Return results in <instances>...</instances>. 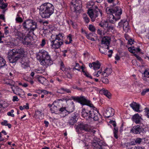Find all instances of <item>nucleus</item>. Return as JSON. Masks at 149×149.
Wrapping results in <instances>:
<instances>
[{
    "label": "nucleus",
    "instance_id": "nucleus-12",
    "mask_svg": "<svg viewBox=\"0 0 149 149\" xmlns=\"http://www.w3.org/2000/svg\"><path fill=\"white\" fill-rule=\"evenodd\" d=\"M54 13L53 10H40L39 13L42 18H47Z\"/></svg>",
    "mask_w": 149,
    "mask_h": 149
},
{
    "label": "nucleus",
    "instance_id": "nucleus-28",
    "mask_svg": "<svg viewBox=\"0 0 149 149\" xmlns=\"http://www.w3.org/2000/svg\"><path fill=\"white\" fill-rule=\"evenodd\" d=\"M141 131V129L139 125L134 126L131 130V132L134 134H138Z\"/></svg>",
    "mask_w": 149,
    "mask_h": 149
},
{
    "label": "nucleus",
    "instance_id": "nucleus-26",
    "mask_svg": "<svg viewBox=\"0 0 149 149\" xmlns=\"http://www.w3.org/2000/svg\"><path fill=\"white\" fill-rule=\"evenodd\" d=\"M143 75L142 79L146 81L149 82V70H146Z\"/></svg>",
    "mask_w": 149,
    "mask_h": 149
},
{
    "label": "nucleus",
    "instance_id": "nucleus-46",
    "mask_svg": "<svg viewBox=\"0 0 149 149\" xmlns=\"http://www.w3.org/2000/svg\"><path fill=\"white\" fill-rule=\"evenodd\" d=\"M38 80L39 82L42 84H43L46 81V80L44 77H39L38 78Z\"/></svg>",
    "mask_w": 149,
    "mask_h": 149
},
{
    "label": "nucleus",
    "instance_id": "nucleus-60",
    "mask_svg": "<svg viewBox=\"0 0 149 149\" xmlns=\"http://www.w3.org/2000/svg\"><path fill=\"white\" fill-rule=\"evenodd\" d=\"M134 40L130 38L129 40H128V43L129 44H130L131 45L133 44H134Z\"/></svg>",
    "mask_w": 149,
    "mask_h": 149
},
{
    "label": "nucleus",
    "instance_id": "nucleus-24",
    "mask_svg": "<svg viewBox=\"0 0 149 149\" xmlns=\"http://www.w3.org/2000/svg\"><path fill=\"white\" fill-rule=\"evenodd\" d=\"M103 72L102 77H106L110 75L112 72V69L111 68H106Z\"/></svg>",
    "mask_w": 149,
    "mask_h": 149
},
{
    "label": "nucleus",
    "instance_id": "nucleus-40",
    "mask_svg": "<svg viewBox=\"0 0 149 149\" xmlns=\"http://www.w3.org/2000/svg\"><path fill=\"white\" fill-rule=\"evenodd\" d=\"M5 64V61L2 57L0 56V68L4 66Z\"/></svg>",
    "mask_w": 149,
    "mask_h": 149
},
{
    "label": "nucleus",
    "instance_id": "nucleus-54",
    "mask_svg": "<svg viewBox=\"0 0 149 149\" xmlns=\"http://www.w3.org/2000/svg\"><path fill=\"white\" fill-rule=\"evenodd\" d=\"M102 82L106 84H108L109 83V80L106 78H104V77H102Z\"/></svg>",
    "mask_w": 149,
    "mask_h": 149
},
{
    "label": "nucleus",
    "instance_id": "nucleus-22",
    "mask_svg": "<svg viewBox=\"0 0 149 149\" xmlns=\"http://www.w3.org/2000/svg\"><path fill=\"white\" fill-rule=\"evenodd\" d=\"M132 120L136 124L139 123L142 120L141 116L138 113L134 114L132 117Z\"/></svg>",
    "mask_w": 149,
    "mask_h": 149
},
{
    "label": "nucleus",
    "instance_id": "nucleus-51",
    "mask_svg": "<svg viewBox=\"0 0 149 149\" xmlns=\"http://www.w3.org/2000/svg\"><path fill=\"white\" fill-rule=\"evenodd\" d=\"M89 30L92 31L94 32L95 31V29L94 26L92 24H90L88 27Z\"/></svg>",
    "mask_w": 149,
    "mask_h": 149
},
{
    "label": "nucleus",
    "instance_id": "nucleus-27",
    "mask_svg": "<svg viewBox=\"0 0 149 149\" xmlns=\"http://www.w3.org/2000/svg\"><path fill=\"white\" fill-rule=\"evenodd\" d=\"M129 51L131 53L134 54L136 52L138 53L141 51V49L139 47L135 48L134 46H132L128 48Z\"/></svg>",
    "mask_w": 149,
    "mask_h": 149
},
{
    "label": "nucleus",
    "instance_id": "nucleus-9",
    "mask_svg": "<svg viewBox=\"0 0 149 149\" xmlns=\"http://www.w3.org/2000/svg\"><path fill=\"white\" fill-rule=\"evenodd\" d=\"M61 103H66L67 105L65 107L68 112L70 113L73 111L74 110V105L73 101L69 99L66 98H62L61 99Z\"/></svg>",
    "mask_w": 149,
    "mask_h": 149
},
{
    "label": "nucleus",
    "instance_id": "nucleus-1",
    "mask_svg": "<svg viewBox=\"0 0 149 149\" xmlns=\"http://www.w3.org/2000/svg\"><path fill=\"white\" fill-rule=\"evenodd\" d=\"M36 54L37 59L44 68H47L53 64V61L50 56L45 50H40Z\"/></svg>",
    "mask_w": 149,
    "mask_h": 149
},
{
    "label": "nucleus",
    "instance_id": "nucleus-13",
    "mask_svg": "<svg viewBox=\"0 0 149 149\" xmlns=\"http://www.w3.org/2000/svg\"><path fill=\"white\" fill-rule=\"evenodd\" d=\"M118 26L120 27L123 26L124 31L125 32H128L129 29L128 22L127 21L121 20L120 22L118 23Z\"/></svg>",
    "mask_w": 149,
    "mask_h": 149
},
{
    "label": "nucleus",
    "instance_id": "nucleus-35",
    "mask_svg": "<svg viewBox=\"0 0 149 149\" xmlns=\"http://www.w3.org/2000/svg\"><path fill=\"white\" fill-rule=\"evenodd\" d=\"M61 99L57 100L54 101L52 104H48V107H49L51 109V108L52 107L53 105H57L58 104L61 103Z\"/></svg>",
    "mask_w": 149,
    "mask_h": 149
},
{
    "label": "nucleus",
    "instance_id": "nucleus-3",
    "mask_svg": "<svg viewBox=\"0 0 149 149\" xmlns=\"http://www.w3.org/2000/svg\"><path fill=\"white\" fill-rule=\"evenodd\" d=\"M63 36L64 35L62 33H59L58 34H52L50 39L51 47L55 49L60 48L63 44L62 40Z\"/></svg>",
    "mask_w": 149,
    "mask_h": 149
},
{
    "label": "nucleus",
    "instance_id": "nucleus-29",
    "mask_svg": "<svg viewBox=\"0 0 149 149\" xmlns=\"http://www.w3.org/2000/svg\"><path fill=\"white\" fill-rule=\"evenodd\" d=\"M81 2L80 0H72L71 3L74 6L75 9L76 8L80 7L81 4Z\"/></svg>",
    "mask_w": 149,
    "mask_h": 149
},
{
    "label": "nucleus",
    "instance_id": "nucleus-5",
    "mask_svg": "<svg viewBox=\"0 0 149 149\" xmlns=\"http://www.w3.org/2000/svg\"><path fill=\"white\" fill-rule=\"evenodd\" d=\"M71 98L74 101L79 102L83 105H86L91 108L94 107L93 105L91 102L87 100L84 96H72Z\"/></svg>",
    "mask_w": 149,
    "mask_h": 149
},
{
    "label": "nucleus",
    "instance_id": "nucleus-7",
    "mask_svg": "<svg viewBox=\"0 0 149 149\" xmlns=\"http://www.w3.org/2000/svg\"><path fill=\"white\" fill-rule=\"evenodd\" d=\"M84 131L86 132H89L95 133V130L93 127H90L87 124L81 123L79 124L77 128L76 131L78 133H80L81 131Z\"/></svg>",
    "mask_w": 149,
    "mask_h": 149
},
{
    "label": "nucleus",
    "instance_id": "nucleus-33",
    "mask_svg": "<svg viewBox=\"0 0 149 149\" xmlns=\"http://www.w3.org/2000/svg\"><path fill=\"white\" fill-rule=\"evenodd\" d=\"M3 83L4 84L10 85L11 86V87L14 85L15 84V82L12 80L7 79H5L3 81Z\"/></svg>",
    "mask_w": 149,
    "mask_h": 149
},
{
    "label": "nucleus",
    "instance_id": "nucleus-52",
    "mask_svg": "<svg viewBox=\"0 0 149 149\" xmlns=\"http://www.w3.org/2000/svg\"><path fill=\"white\" fill-rule=\"evenodd\" d=\"M14 112V110L13 109H12L10 111H9L8 112L7 115L9 116H10L13 117L15 116L14 114H13Z\"/></svg>",
    "mask_w": 149,
    "mask_h": 149
},
{
    "label": "nucleus",
    "instance_id": "nucleus-57",
    "mask_svg": "<svg viewBox=\"0 0 149 149\" xmlns=\"http://www.w3.org/2000/svg\"><path fill=\"white\" fill-rule=\"evenodd\" d=\"M4 37V34L0 31V43H3V41H2V38Z\"/></svg>",
    "mask_w": 149,
    "mask_h": 149
},
{
    "label": "nucleus",
    "instance_id": "nucleus-15",
    "mask_svg": "<svg viewBox=\"0 0 149 149\" xmlns=\"http://www.w3.org/2000/svg\"><path fill=\"white\" fill-rule=\"evenodd\" d=\"M114 113V110L111 108H108L104 113V117L109 118L112 116Z\"/></svg>",
    "mask_w": 149,
    "mask_h": 149
},
{
    "label": "nucleus",
    "instance_id": "nucleus-43",
    "mask_svg": "<svg viewBox=\"0 0 149 149\" xmlns=\"http://www.w3.org/2000/svg\"><path fill=\"white\" fill-rule=\"evenodd\" d=\"M21 11H19L17 14V17H16L15 19L16 21L18 22L21 23L22 22V18L19 16V13H20Z\"/></svg>",
    "mask_w": 149,
    "mask_h": 149
},
{
    "label": "nucleus",
    "instance_id": "nucleus-55",
    "mask_svg": "<svg viewBox=\"0 0 149 149\" xmlns=\"http://www.w3.org/2000/svg\"><path fill=\"white\" fill-rule=\"evenodd\" d=\"M84 74L87 77H88L91 79H92V76H91V74H90L88 72L86 71V72H84Z\"/></svg>",
    "mask_w": 149,
    "mask_h": 149
},
{
    "label": "nucleus",
    "instance_id": "nucleus-63",
    "mask_svg": "<svg viewBox=\"0 0 149 149\" xmlns=\"http://www.w3.org/2000/svg\"><path fill=\"white\" fill-rule=\"evenodd\" d=\"M45 43L46 42L45 40L44 39H43L42 41V42L41 44H40V45L41 47H43L45 44Z\"/></svg>",
    "mask_w": 149,
    "mask_h": 149
},
{
    "label": "nucleus",
    "instance_id": "nucleus-4",
    "mask_svg": "<svg viewBox=\"0 0 149 149\" xmlns=\"http://www.w3.org/2000/svg\"><path fill=\"white\" fill-rule=\"evenodd\" d=\"M106 12L109 15V21L112 23L120 19L122 13V10H106Z\"/></svg>",
    "mask_w": 149,
    "mask_h": 149
},
{
    "label": "nucleus",
    "instance_id": "nucleus-2",
    "mask_svg": "<svg viewBox=\"0 0 149 149\" xmlns=\"http://www.w3.org/2000/svg\"><path fill=\"white\" fill-rule=\"evenodd\" d=\"M26 54V52L22 48L10 50L8 54V60L10 63H13L24 57Z\"/></svg>",
    "mask_w": 149,
    "mask_h": 149
},
{
    "label": "nucleus",
    "instance_id": "nucleus-8",
    "mask_svg": "<svg viewBox=\"0 0 149 149\" xmlns=\"http://www.w3.org/2000/svg\"><path fill=\"white\" fill-rule=\"evenodd\" d=\"M111 41V38L108 36H105L102 38L101 41L102 46L99 48V50L102 54H105V52H103L102 49L104 48L107 49H109V45Z\"/></svg>",
    "mask_w": 149,
    "mask_h": 149
},
{
    "label": "nucleus",
    "instance_id": "nucleus-32",
    "mask_svg": "<svg viewBox=\"0 0 149 149\" xmlns=\"http://www.w3.org/2000/svg\"><path fill=\"white\" fill-rule=\"evenodd\" d=\"M57 92L59 93L63 94L65 92L67 93H71V91L69 89L61 88L58 90Z\"/></svg>",
    "mask_w": 149,
    "mask_h": 149
},
{
    "label": "nucleus",
    "instance_id": "nucleus-58",
    "mask_svg": "<svg viewBox=\"0 0 149 149\" xmlns=\"http://www.w3.org/2000/svg\"><path fill=\"white\" fill-rule=\"evenodd\" d=\"M73 69L76 70L78 71H79L80 70V68L79 67V64L76 63V64L75 67Z\"/></svg>",
    "mask_w": 149,
    "mask_h": 149
},
{
    "label": "nucleus",
    "instance_id": "nucleus-64",
    "mask_svg": "<svg viewBox=\"0 0 149 149\" xmlns=\"http://www.w3.org/2000/svg\"><path fill=\"white\" fill-rule=\"evenodd\" d=\"M0 19H3L4 22H5L4 16L3 15H0Z\"/></svg>",
    "mask_w": 149,
    "mask_h": 149
},
{
    "label": "nucleus",
    "instance_id": "nucleus-11",
    "mask_svg": "<svg viewBox=\"0 0 149 149\" xmlns=\"http://www.w3.org/2000/svg\"><path fill=\"white\" fill-rule=\"evenodd\" d=\"M10 88L15 94L19 95L21 97H23L24 96L25 93L24 91L18 87L13 85Z\"/></svg>",
    "mask_w": 149,
    "mask_h": 149
},
{
    "label": "nucleus",
    "instance_id": "nucleus-50",
    "mask_svg": "<svg viewBox=\"0 0 149 149\" xmlns=\"http://www.w3.org/2000/svg\"><path fill=\"white\" fill-rule=\"evenodd\" d=\"M83 17L84 21L86 23H88L89 21V20L88 17H87L86 14H84L83 15Z\"/></svg>",
    "mask_w": 149,
    "mask_h": 149
},
{
    "label": "nucleus",
    "instance_id": "nucleus-62",
    "mask_svg": "<svg viewBox=\"0 0 149 149\" xmlns=\"http://www.w3.org/2000/svg\"><path fill=\"white\" fill-rule=\"evenodd\" d=\"M109 123L112 124L114 127H116V124L115 121L113 120H111L109 121Z\"/></svg>",
    "mask_w": 149,
    "mask_h": 149
},
{
    "label": "nucleus",
    "instance_id": "nucleus-53",
    "mask_svg": "<svg viewBox=\"0 0 149 149\" xmlns=\"http://www.w3.org/2000/svg\"><path fill=\"white\" fill-rule=\"evenodd\" d=\"M7 6V3H4L3 2L2 3H1L0 7L1 9H4Z\"/></svg>",
    "mask_w": 149,
    "mask_h": 149
},
{
    "label": "nucleus",
    "instance_id": "nucleus-45",
    "mask_svg": "<svg viewBox=\"0 0 149 149\" xmlns=\"http://www.w3.org/2000/svg\"><path fill=\"white\" fill-rule=\"evenodd\" d=\"M134 143H132V145H135L136 144H139L142 141V139L140 138H137L134 140Z\"/></svg>",
    "mask_w": 149,
    "mask_h": 149
},
{
    "label": "nucleus",
    "instance_id": "nucleus-38",
    "mask_svg": "<svg viewBox=\"0 0 149 149\" xmlns=\"http://www.w3.org/2000/svg\"><path fill=\"white\" fill-rule=\"evenodd\" d=\"M103 73V72L102 69H100L97 72H94L93 74L94 76H96L97 77H98L100 75L102 76V74Z\"/></svg>",
    "mask_w": 149,
    "mask_h": 149
},
{
    "label": "nucleus",
    "instance_id": "nucleus-18",
    "mask_svg": "<svg viewBox=\"0 0 149 149\" xmlns=\"http://www.w3.org/2000/svg\"><path fill=\"white\" fill-rule=\"evenodd\" d=\"M90 111L89 108H83L81 111L82 116L86 119L89 118V115Z\"/></svg>",
    "mask_w": 149,
    "mask_h": 149
},
{
    "label": "nucleus",
    "instance_id": "nucleus-19",
    "mask_svg": "<svg viewBox=\"0 0 149 149\" xmlns=\"http://www.w3.org/2000/svg\"><path fill=\"white\" fill-rule=\"evenodd\" d=\"M82 137L81 140L82 141L83 143L85 145V146L87 147V149H88V146L89 145V143L91 141L90 139L88 138V136L84 135H82Z\"/></svg>",
    "mask_w": 149,
    "mask_h": 149
},
{
    "label": "nucleus",
    "instance_id": "nucleus-42",
    "mask_svg": "<svg viewBox=\"0 0 149 149\" xmlns=\"http://www.w3.org/2000/svg\"><path fill=\"white\" fill-rule=\"evenodd\" d=\"M56 105H53L52 107L50 109V110L52 113H56L58 109L57 107L56 106Z\"/></svg>",
    "mask_w": 149,
    "mask_h": 149
},
{
    "label": "nucleus",
    "instance_id": "nucleus-21",
    "mask_svg": "<svg viewBox=\"0 0 149 149\" xmlns=\"http://www.w3.org/2000/svg\"><path fill=\"white\" fill-rule=\"evenodd\" d=\"M130 106L136 112H140L139 104L135 102H133L130 104Z\"/></svg>",
    "mask_w": 149,
    "mask_h": 149
},
{
    "label": "nucleus",
    "instance_id": "nucleus-23",
    "mask_svg": "<svg viewBox=\"0 0 149 149\" xmlns=\"http://www.w3.org/2000/svg\"><path fill=\"white\" fill-rule=\"evenodd\" d=\"M32 22V20L28 19L25 21L23 24V28L27 30H29Z\"/></svg>",
    "mask_w": 149,
    "mask_h": 149
},
{
    "label": "nucleus",
    "instance_id": "nucleus-30",
    "mask_svg": "<svg viewBox=\"0 0 149 149\" xmlns=\"http://www.w3.org/2000/svg\"><path fill=\"white\" fill-rule=\"evenodd\" d=\"M21 63L22 64V67L24 68L29 66V62L27 58L26 59H23Z\"/></svg>",
    "mask_w": 149,
    "mask_h": 149
},
{
    "label": "nucleus",
    "instance_id": "nucleus-47",
    "mask_svg": "<svg viewBox=\"0 0 149 149\" xmlns=\"http://www.w3.org/2000/svg\"><path fill=\"white\" fill-rule=\"evenodd\" d=\"M44 71V70L41 68H39L37 69H35L34 70L35 72L38 73H42Z\"/></svg>",
    "mask_w": 149,
    "mask_h": 149
},
{
    "label": "nucleus",
    "instance_id": "nucleus-25",
    "mask_svg": "<svg viewBox=\"0 0 149 149\" xmlns=\"http://www.w3.org/2000/svg\"><path fill=\"white\" fill-rule=\"evenodd\" d=\"M100 93L103 94L109 99L111 98V94L107 90L104 88H102L100 90Z\"/></svg>",
    "mask_w": 149,
    "mask_h": 149
},
{
    "label": "nucleus",
    "instance_id": "nucleus-48",
    "mask_svg": "<svg viewBox=\"0 0 149 149\" xmlns=\"http://www.w3.org/2000/svg\"><path fill=\"white\" fill-rule=\"evenodd\" d=\"M149 92V88H146L143 89L141 93V94L142 95H144L146 94Z\"/></svg>",
    "mask_w": 149,
    "mask_h": 149
},
{
    "label": "nucleus",
    "instance_id": "nucleus-41",
    "mask_svg": "<svg viewBox=\"0 0 149 149\" xmlns=\"http://www.w3.org/2000/svg\"><path fill=\"white\" fill-rule=\"evenodd\" d=\"M35 115L37 116V117L40 118V117L42 118L43 116V113L41 111L37 110L36 111Z\"/></svg>",
    "mask_w": 149,
    "mask_h": 149
},
{
    "label": "nucleus",
    "instance_id": "nucleus-39",
    "mask_svg": "<svg viewBox=\"0 0 149 149\" xmlns=\"http://www.w3.org/2000/svg\"><path fill=\"white\" fill-rule=\"evenodd\" d=\"M1 124L3 126H7L9 128H10L11 127V125L10 124L8 123V121L6 120H4L1 122Z\"/></svg>",
    "mask_w": 149,
    "mask_h": 149
},
{
    "label": "nucleus",
    "instance_id": "nucleus-6",
    "mask_svg": "<svg viewBox=\"0 0 149 149\" xmlns=\"http://www.w3.org/2000/svg\"><path fill=\"white\" fill-rule=\"evenodd\" d=\"M15 35L17 36V38L24 45L26 46L30 45V38L31 37L30 36H26L24 34L18 31L16 33Z\"/></svg>",
    "mask_w": 149,
    "mask_h": 149
},
{
    "label": "nucleus",
    "instance_id": "nucleus-49",
    "mask_svg": "<svg viewBox=\"0 0 149 149\" xmlns=\"http://www.w3.org/2000/svg\"><path fill=\"white\" fill-rule=\"evenodd\" d=\"M99 25L102 27H107L108 26V23L107 22H105L104 23L102 22L99 24Z\"/></svg>",
    "mask_w": 149,
    "mask_h": 149
},
{
    "label": "nucleus",
    "instance_id": "nucleus-17",
    "mask_svg": "<svg viewBox=\"0 0 149 149\" xmlns=\"http://www.w3.org/2000/svg\"><path fill=\"white\" fill-rule=\"evenodd\" d=\"M54 9L53 5L49 3H46L43 4L40 6V9Z\"/></svg>",
    "mask_w": 149,
    "mask_h": 149
},
{
    "label": "nucleus",
    "instance_id": "nucleus-56",
    "mask_svg": "<svg viewBox=\"0 0 149 149\" xmlns=\"http://www.w3.org/2000/svg\"><path fill=\"white\" fill-rule=\"evenodd\" d=\"M145 110L146 115L147 116L148 118H149V108H146Z\"/></svg>",
    "mask_w": 149,
    "mask_h": 149
},
{
    "label": "nucleus",
    "instance_id": "nucleus-31",
    "mask_svg": "<svg viewBox=\"0 0 149 149\" xmlns=\"http://www.w3.org/2000/svg\"><path fill=\"white\" fill-rule=\"evenodd\" d=\"M77 116L75 114L73 116L71 117L68 122V123L70 125H73L77 122Z\"/></svg>",
    "mask_w": 149,
    "mask_h": 149
},
{
    "label": "nucleus",
    "instance_id": "nucleus-59",
    "mask_svg": "<svg viewBox=\"0 0 149 149\" xmlns=\"http://www.w3.org/2000/svg\"><path fill=\"white\" fill-rule=\"evenodd\" d=\"M12 100L13 102L18 101L19 99L17 96H13Z\"/></svg>",
    "mask_w": 149,
    "mask_h": 149
},
{
    "label": "nucleus",
    "instance_id": "nucleus-61",
    "mask_svg": "<svg viewBox=\"0 0 149 149\" xmlns=\"http://www.w3.org/2000/svg\"><path fill=\"white\" fill-rule=\"evenodd\" d=\"M97 33L100 35V36H102L103 35H104V33L100 29H98L97 31Z\"/></svg>",
    "mask_w": 149,
    "mask_h": 149
},
{
    "label": "nucleus",
    "instance_id": "nucleus-16",
    "mask_svg": "<svg viewBox=\"0 0 149 149\" xmlns=\"http://www.w3.org/2000/svg\"><path fill=\"white\" fill-rule=\"evenodd\" d=\"M89 66L90 68L93 67L94 70H96L100 68L101 66L100 63L98 61L93 62L92 63H90Z\"/></svg>",
    "mask_w": 149,
    "mask_h": 149
},
{
    "label": "nucleus",
    "instance_id": "nucleus-44",
    "mask_svg": "<svg viewBox=\"0 0 149 149\" xmlns=\"http://www.w3.org/2000/svg\"><path fill=\"white\" fill-rule=\"evenodd\" d=\"M19 108L21 110H23L24 109H29V104L28 103H26L25 105H24L23 106H20Z\"/></svg>",
    "mask_w": 149,
    "mask_h": 149
},
{
    "label": "nucleus",
    "instance_id": "nucleus-20",
    "mask_svg": "<svg viewBox=\"0 0 149 149\" xmlns=\"http://www.w3.org/2000/svg\"><path fill=\"white\" fill-rule=\"evenodd\" d=\"M59 114L61 117H64L70 114L65 107H62L59 109Z\"/></svg>",
    "mask_w": 149,
    "mask_h": 149
},
{
    "label": "nucleus",
    "instance_id": "nucleus-36",
    "mask_svg": "<svg viewBox=\"0 0 149 149\" xmlns=\"http://www.w3.org/2000/svg\"><path fill=\"white\" fill-rule=\"evenodd\" d=\"M72 36L71 34H69L67 37V40L65 42L66 44H68L71 43L72 41Z\"/></svg>",
    "mask_w": 149,
    "mask_h": 149
},
{
    "label": "nucleus",
    "instance_id": "nucleus-14",
    "mask_svg": "<svg viewBox=\"0 0 149 149\" xmlns=\"http://www.w3.org/2000/svg\"><path fill=\"white\" fill-rule=\"evenodd\" d=\"M98 114V111L96 109H94L92 111L90 110L89 115V118H92L94 120L97 121L99 119Z\"/></svg>",
    "mask_w": 149,
    "mask_h": 149
},
{
    "label": "nucleus",
    "instance_id": "nucleus-10",
    "mask_svg": "<svg viewBox=\"0 0 149 149\" xmlns=\"http://www.w3.org/2000/svg\"><path fill=\"white\" fill-rule=\"evenodd\" d=\"M101 10H99L98 11L97 10H88V13L92 22L95 21V18L98 16V15L100 13L101 15H102Z\"/></svg>",
    "mask_w": 149,
    "mask_h": 149
},
{
    "label": "nucleus",
    "instance_id": "nucleus-37",
    "mask_svg": "<svg viewBox=\"0 0 149 149\" xmlns=\"http://www.w3.org/2000/svg\"><path fill=\"white\" fill-rule=\"evenodd\" d=\"M30 25L29 30L33 31L36 28L37 26L36 23L33 22V20H32V24H31Z\"/></svg>",
    "mask_w": 149,
    "mask_h": 149
},
{
    "label": "nucleus",
    "instance_id": "nucleus-34",
    "mask_svg": "<svg viewBox=\"0 0 149 149\" xmlns=\"http://www.w3.org/2000/svg\"><path fill=\"white\" fill-rule=\"evenodd\" d=\"M93 36H94V37H96V34L94 33H90L86 36V37L88 39L91 41H94L95 40L94 38L93 37Z\"/></svg>",
    "mask_w": 149,
    "mask_h": 149
}]
</instances>
